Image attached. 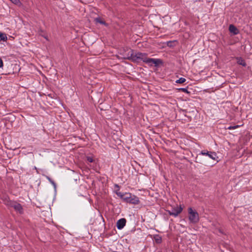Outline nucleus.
Here are the masks:
<instances>
[{
	"mask_svg": "<svg viewBox=\"0 0 252 252\" xmlns=\"http://www.w3.org/2000/svg\"><path fill=\"white\" fill-rule=\"evenodd\" d=\"M177 90L178 91H182V92H183L184 93H186L187 94H189V92L188 91V90L186 88H179V89H177Z\"/></svg>",
	"mask_w": 252,
	"mask_h": 252,
	"instance_id": "14",
	"label": "nucleus"
},
{
	"mask_svg": "<svg viewBox=\"0 0 252 252\" xmlns=\"http://www.w3.org/2000/svg\"><path fill=\"white\" fill-rule=\"evenodd\" d=\"M3 66V62L1 58H0V67H2Z\"/></svg>",
	"mask_w": 252,
	"mask_h": 252,
	"instance_id": "17",
	"label": "nucleus"
},
{
	"mask_svg": "<svg viewBox=\"0 0 252 252\" xmlns=\"http://www.w3.org/2000/svg\"><path fill=\"white\" fill-rule=\"evenodd\" d=\"M156 240H157V241L158 242V243H159V242H160L161 239H160V238H159V239H157Z\"/></svg>",
	"mask_w": 252,
	"mask_h": 252,
	"instance_id": "18",
	"label": "nucleus"
},
{
	"mask_svg": "<svg viewBox=\"0 0 252 252\" xmlns=\"http://www.w3.org/2000/svg\"><path fill=\"white\" fill-rule=\"evenodd\" d=\"M188 217L189 223L193 224L197 223L199 220V216L197 211L191 207H189L188 209Z\"/></svg>",
	"mask_w": 252,
	"mask_h": 252,
	"instance_id": "2",
	"label": "nucleus"
},
{
	"mask_svg": "<svg viewBox=\"0 0 252 252\" xmlns=\"http://www.w3.org/2000/svg\"><path fill=\"white\" fill-rule=\"evenodd\" d=\"M47 179H48V180L49 181H50L51 180V179L49 177H47Z\"/></svg>",
	"mask_w": 252,
	"mask_h": 252,
	"instance_id": "22",
	"label": "nucleus"
},
{
	"mask_svg": "<svg viewBox=\"0 0 252 252\" xmlns=\"http://www.w3.org/2000/svg\"><path fill=\"white\" fill-rule=\"evenodd\" d=\"M95 21L97 23H99L101 24L104 25L105 26H107V24L102 19H101L99 18H97L95 19Z\"/></svg>",
	"mask_w": 252,
	"mask_h": 252,
	"instance_id": "11",
	"label": "nucleus"
},
{
	"mask_svg": "<svg viewBox=\"0 0 252 252\" xmlns=\"http://www.w3.org/2000/svg\"><path fill=\"white\" fill-rule=\"evenodd\" d=\"M122 199L127 203L134 204H137L139 202V199L137 197L134 195H132L130 193L126 192L124 193V195Z\"/></svg>",
	"mask_w": 252,
	"mask_h": 252,
	"instance_id": "3",
	"label": "nucleus"
},
{
	"mask_svg": "<svg viewBox=\"0 0 252 252\" xmlns=\"http://www.w3.org/2000/svg\"><path fill=\"white\" fill-rule=\"evenodd\" d=\"M229 30L230 32L233 34H237L239 33V30L238 29L233 25H230L229 27Z\"/></svg>",
	"mask_w": 252,
	"mask_h": 252,
	"instance_id": "8",
	"label": "nucleus"
},
{
	"mask_svg": "<svg viewBox=\"0 0 252 252\" xmlns=\"http://www.w3.org/2000/svg\"><path fill=\"white\" fill-rule=\"evenodd\" d=\"M186 81V80L185 78H180L176 81V83H179V84H182V83H184V82H185Z\"/></svg>",
	"mask_w": 252,
	"mask_h": 252,
	"instance_id": "13",
	"label": "nucleus"
},
{
	"mask_svg": "<svg viewBox=\"0 0 252 252\" xmlns=\"http://www.w3.org/2000/svg\"><path fill=\"white\" fill-rule=\"evenodd\" d=\"M236 60H237V63L239 64H241L243 66H245L246 65V63L244 61V60L243 59H242V58H236Z\"/></svg>",
	"mask_w": 252,
	"mask_h": 252,
	"instance_id": "9",
	"label": "nucleus"
},
{
	"mask_svg": "<svg viewBox=\"0 0 252 252\" xmlns=\"http://www.w3.org/2000/svg\"><path fill=\"white\" fill-rule=\"evenodd\" d=\"M87 160L90 162H92L93 161V159L91 157H88Z\"/></svg>",
	"mask_w": 252,
	"mask_h": 252,
	"instance_id": "16",
	"label": "nucleus"
},
{
	"mask_svg": "<svg viewBox=\"0 0 252 252\" xmlns=\"http://www.w3.org/2000/svg\"><path fill=\"white\" fill-rule=\"evenodd\" d=\"M50 182H51L53 185H54V186L55 185V184L54 182L53 181H52V180H51Z\"/></svg>",
	"mask_w": 252,
	"mask_h": 252,
	"instance_id": "20",
	"label": "nucleus"
},
{
	"mask_svg": "<svg viewBox=\"0 0 252 252\" xmlns=\"http://www.w3.org/2000/svg\"><path fill=\"white\" fill-rule=\"evenodd\" d=\"M115 186L118 189L117 190H115V192L117 194V195L122 199L124 195V193H122V192L119 191V188L118 186L115 185Z\"/></svg>",
	"mask_w": 252,
	"mask_h": 252,
	"instance_id": "10",
	"label": "nucleus"
},
{
	"mask_svg": "<svg viewBox=\"0 0 252 252\" xmlns=\"http://www.w3.org/2000/svg\"><path fill=\"white\" fill-rule=\"evenodd\" d=\"M239 127V126L238 125H236V126H229L227 129H236L238 127Z\"/></svg>",
	"mask_w": 252,
	"mask_h": 252,
	"instance_id": "15",
	"label": "nucleus"
},
{
	"mask_svg": "<svg viewBox=\"0 0 252 252\" xmlns=\"http://www.w3.org/2000/svg\"><path fill=\"white\" fill-rule=\"evenodd\" d=\"M4 203L7 206L13 207L17 212L20 214L23 213V208L20 204L7 199H5Z\"/></svg>",
	"mask_w": 252,
	"mask_h": 252,
	"instance_id": "4",
	"label": "nucleus"
},
{
	"mask_svg": "<svg viewBox=\"0 0 252 252\" xmlns=\"http://www.w3.org/2000/svg\"><path fill=\"white\" fill-rule=\"evenodd\" d=\"M0 40L4 41H6L7 39V37L6 34L2 33L1 32H0Z\"/></svg>",
	"mask_w": 252,
	"mask_h": 252,
	"instance_id": "12",
	"label": "nucleus"
},
{
	"mask_svg": "<svg viewBox=\"0 0 252 252\" xmlns=\"http://www.w3.org/2000/svg\"><path fill=\"white\" fill-rule=\"evenodd\" d=\"M50 182H51L53 185H54V186L55 185V184L54 182L53 181H52V180H51Z\"/></svg>",
	"mask_w": 252,
	"mask_h": 252,
	"instance_id": "21",
	"label": "nucleus"
},
{
	"mask_svg": "<svg viewBox=\"0 0 252 252\" xmlns=\"http://www.w3.org/2000/svg\"><path fill=\"white\" fill-rule=\"evenodd\" d=\"M50 182H51L53 185H54V186L55 185V184L54 182L53 181H52V180H51Z\"/></svg>",
	"mask_w": 252,
	"mask_h": 252,
	"instance_id": "19",
	"label": "nucleus"
},
{
	"mask_svg": "<svg viewBox=\"0 0 252 252\" xmlns=\"http://www.w3.org/2000/svg\"><path fill=\"white\" fill-rule=\"evenodd\" d=\"M182 210L183 208L181 206H176L173 207L171 210L168 211V212L170 215L176 217L182 212Z\"/></svg>",
	"mask_w": 252,
	"mask_h": 252,
	"instance_id": "5",
	"label": "nucleus"
},
{
	"mask_svg": "<svg viewBox=\"0 0 252 252\" xmlns=\"http://www.w3.org/2000/svg\"><path fill=\"white\" fill-rule=\"evenodd\" d=\"M126 220L125 219H121L117 222V227L118 229H122L125 226Z\"/></svg>",
	"mask_w": 252,
	"mask_h": 252,
	"instance_id": "7",
	"label": "nucleus"
},
{
	"mask_svg": "<svg viewBox=\"0 0 252 252\" xmlns=\"http://www.w3.org/2000/svg\"><path fill=\"white\" fill-rule=\"evenodd\" d=\"M200 154L203 156H208L209 158L214 160H216L218 158L215 152H209L207 151H202Z\"/></svg>",
	"mask_w": 252,
	"mask_h": 252,
	"instance_id": "6",
	"label": "nucleus"
},
{
	"mask_svg": "<svg viewBox=\"0 0 252 252\" xmlns=\"http://www.w3.org/2000/svg\"><path fill=\"white\" fill-rule=\"evenodd\" d=\"M122 55V58L131 60L134 62L141 60L149 65H152L153 64L157 65L161 62L160 60L159 59L149 58L145 54L140 52L135 53L133 50L130 49H127L126 53Z\"/></svg>",
	"mask_w": 252,
	"mask_h": 252,
	"instance_id": "1",
	"label": "nucleus"
}]
</instances>
